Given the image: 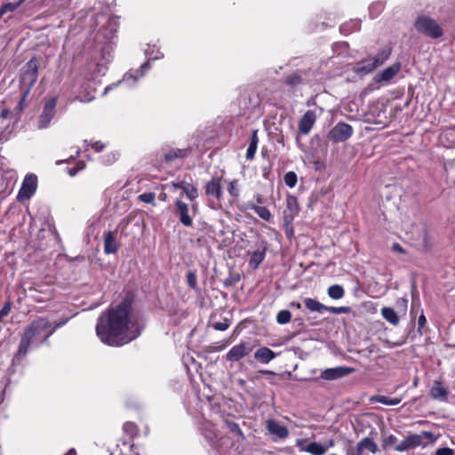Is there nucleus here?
Masks as SVG:
<instances>
[{"instance_id":"f257e3e1","label":"nucleus","mask_w":455,"mask_h":455,"mask_svg":"<svg viewBox=\"0 0 455 455\" xmlns=\"http://www.w3.org/2000/svg\"><path fill=\"white\" fill-rule=\"evenodd\" d=\"M132 301L124 298L119 304L109 307L98 317L95 331L100 340L109 347H122L131 342L129 336Z\"/></svg>"},{"instance_id":"f03ea898","label":"nucleus","mask_w":455,"mask_h":455,"mask_svg":"<svg viewBox=\"0 0 455 455\" xmlns=\"http://www.w3.org/2000/svg\"><path fill=\"white\" fill-rule=\"evenodd\" d=\"M50 327V321L46 317L38 316L31 321L20 334L18 349L13 356V363H20L28 355L32 346L47 344L44 335L47 328Z\"/></svg>"},{"instance_id":"7ed1b4c3","label":"nucleus","mask_w":455,"mask_h":455,"mask_svg":"<svg viewBox=\"0 0 455 455\" xmlns=\"http://www.w3.org/2000/svg\"><path fill=\"white\" fill-rule=\"evenodd\" d=\"M91 27L96 30L95 40L97 42L101 43L102 40L108 42L114 38L118 22L116 19L106 13H97L92 18Z\"/></svg>"},{"instance_id":"20e7f679","label":"nucleus","mask_w":455,"mask_h":455,"mask_svg":"<svg viewBox=\"0 0 455 455\" xmlns=\"http://www.w3.org/2000/svg\"><path fill=\"white\" fill-rule=\"evenodd\" d=\"M391 52V47L384 46L375 55L369 56L356 62L353 68V71L358 75L371 73L389 59Z\"/></svg>"},{"instance_id":"39448f33","label":"nucleus","mask_w":455,"mask_h":455,"mask_svg":"<svg viewBox=\"0 0 455 455\" xmlns=\"http://www.w3.org/2000/svg\"><path fill=\"white\" fill-rule=\"evenodd\" d=\"M436 440L437 436L433 432L422 431L420 434H411L406 436L395 446V450L403 452L419 446L426 447L429 443H434Z\"/></svg>"},{"instance_id":"423d86ee","label":"nucleus","mask_w":455,"mask_h":455,"mask_svg":"<svg viewBox=\"0 0 455 455\" xmlns=\"http://www.w3.org/2000/svg\"><path fill=\"white\" fill-rule=\"evenodd\" d=\"M436 440L437 436L433 432L422 431L420 434H411L406 436L395 446V450L403 452L419 446L426 447L429 443H434Z\"/></svg>"},{"instance_id":"0eeeda50","label":"nucleus","mask_w":455,"mask_h":455,"mask_svg":"<svg viewBox=\"0 0 455 455\" xmlns=\"http://www.w3.org/2000/svg\"><path fill=\"white\" fill-rule=\"evenodd\" d=\"M224 183H227V180H225L223 176H214L205 184V196H207L209 206L212 209L222 207Z\"/></svg>"},{"instance_id":"6e6552de","label":"nucleus","mask_w":455,"mask_h":455,"mask_svg":"<svg viewBox=\"0 0 455 455\" xmlns=\"http://www.w3.org/2000/svg\"><path fill=\"white\" fill-rule=\"evenodd\" d=\"M414 28L419 33L433 39L440 38L443 35L438 22L427 15H419L414 22Z\"/></svg>"},{"instance_id":"1a4fd4ad","label":"nucleus","mask_w":455,"mask_h":455,"mask_svg":"<svg viewBox=\"0 0 455 455\" xmlns=\"http://www.w3.org/2000/svg\"><path fill=\"white\" fill-rule=\"evenodd\" d=\"M38 76V64L36 58L29 60L21 69L20 90L25 95H29Z\"/></svg>"},{"instance_id":"9d476101","label":"nucleus","mask_w":455,"mask_h":455,"mask_svg":"<svg viewBox=\"0 0 455 455\" xmlns=\"http://www.w3.org/2000/svg\"><path fill=\"white\" fill-rule=\"evenodd\" d=\"M37 188V177L35 173H28L25 176L19 190L17 199L25 201L30 199Z\"/></svg>"},{"instance_id":"9b49d317","label":"nucleus","mask_w":455,"mask_h":455,"mask_svg":"<svg viewBox=\"0 0 455 455\" xmlns=\"http://www.w3.org/2000/svg\"><path fill=\"white\" fill-rule=\"evenodd\" d=\"M56 105L57 97H52L44 102L43 111L39 115L36 124L38 129L42 130L49 126L52 119L55 116Z\"/></svg>"},{"instance_id":"f8f14e48","label":"nucleus","mask_w":455,"mask_h":455,"mask_svg":"<svg viewBox=\"0 0 455 455\" xmlns=\"http://www.w3.org/2000/svg\"><path fill=\"white\" fill-rule=\"evenodd\" d=\"M286 208L283 212V222L286 226L291 225L294 218L299 214L300 207L295 196L288 195L286 197Z\"/></svg>"},{"instance_id":"ddd939ff","label":"nucleus","mask_w":455,"mask_h":455,"mask_svg":"<svg viewBox=\"0 0 455 455\" xmlns=\"http://www.w3.org/2000/svg\"><path fill=\"white\" fill-rule=\"evenodd\" d=\"M253 346L250 342L242 341L231 347L226 355V359L228 362H238L250 355Z\"/></svg>"},{"instance_id":"4468645a","label":"nucleus","mask_w":455,"mask_h":455,"mask_svg":"<svg viewBox=\"0 0 455 455\" xmlns=\"http://www.w3.org/2000/svg\"><path fill=\"white\" fill-rule=\"evenodd\" d=\"M353 131L350 124L339 122L331 130L329 138L334 142H342L352 136Z\"/></svg>"},{"instance_id":"2eb2a0df","label":"nucleus","mask_w":455,"mask_h":455,"mask_svg":"<svg viewBox=\"0 0 455 455\" xmlns=\"http://www.w3.org/2000/svg\"><path fill=\"white\" fill-rule=\"evenodd\" d=\"M190 210L188 204L180 199H177L174 203V214L178 217L180 222L184 227L193 226V215L189 213Z\"/></svg>"},{"instance_id":"dca6fc26","label":"nucleus","mask_w":455,"mask_h":455,"mask_svg":"<svg viewBox=\"0 0 455 455\" xmlns=\"http://www.w3.org/2000/svg\"><path fill=\"white\" fill-rule=\"evenodd\" d=\"M355 371L354 368L347 366H338L334 368H328L323 371L320 378L325 380H335L346 377Z\"/></svg>"},{"instance_id":"f3484780","label":"nucleus","mask_w":455,"mask_h":455,"mask_svg":"<svg viewBox=\"0 0 455 455\" xmlns=\"http://www.w3.org/2000/svg\"><path fill=\"white\" fill-rule=\"evenodd\" d=\"M296 446L300 451L308 452L312 455H324L327 451V447L323 446V444L317 442L307 443V441L303 439H298L296 441Z\"/></svg>"},{"instance_id":"a211bd4d","label":"nucleus","mask_w":455,"mask_h":455,"mask_svg":"<svg viewBox=\"0 0 455 455\" xmlns=\"http://www.w3.org/2000/svg\"><path fill=\"white\" fill-rule=\"evenodd\" d=\"M429 396L432 399L439 400L441 402H447L449 397V392L441 379H435L431 388L429 389Z\"/></svg>"},{"instance_id":"6ab92c4d","label":"nucleus","mask_w":455,"mask_h":455,"mask_svg":"<svg viewBox=\"0 0 455 455\" xmlns=\"http://www.w3.org/2000/svg\"><path fill=\"white\" fill-rule=\"evenodd\" d=\"M266 427L270 435L279 439H285L289 436V430L285 426L280 425L275 419H268Z\"/></svg>"},{"instance_id":"aec40b11","label":"nucleus","mask_w":455,"mask_h":455,"mask_svg":"<svg viewBox=\"0 0 455 455\" xmlns=\"http://www.w3.org/2000/svg\"><path fill=\"white\" fill-rule=\"evenodd\" d=\"M401 70V64L399 62H395L388 68H385L383 71L377 74L374 77L376 83L381 82H389L394 78L395 75Z\"/></svg>"},{"instance_id":"412c9836","label":"nucleus","mask_w":455,"mask_h":455,"mask_svg":"<svg viewBox=\"0 0 455 455\" xmlns=\"http://www.w3.org/2000/svg\"><path fill=\"white\" fill-rule=\"evenodd\" d=\"M316 119V115L314 110H307L301 117L299 123V130L302 134H307Z\"/></svg>"},{"instance_id":"4be33fe9","label":"nucleus","mask_w":455,"mask_h":455,"mask_svg":"<svg viewBox=\"0 0 455 455\" xmlns=\"http://www.w3.org/2000/svg\"><path fill=\"white\" fill-rule=\"evenodd\" d=\"M120 245L116 242L115 233L112 231H108L104 234V252L106 254H113L116 253Z\"/></svg>"},{"instance_id":"5701e85b","label":"nucleus","mask_w":455,"mask_h":455,"mask_svg":"<svg viewBox=\"0 0 455 455\" xmlns=\"http://www.w3.org/2000/svg\"><path fill=\"white\" fill-rule=\"evenodd\" d=\"M276 353L267 347H260L254 353V358L261 363H268L276 357Z\"/></svg>"},{"instance_id":"b1692460","label":"nucleus","mask_w":455,"mask_h":455,"mask_svg":"<svg viewBox=\"0 0 455 455\" xmlns=\"http://www.w3.org/2000/svg\"><path fill=\"white\" fill-rule=\"evenodd\" d=\"M172 186L176 188H181L187 197L193 202L197 196H198V190L197 188L185 181L180 182H172Z\"/></svg>"},{"instance_id":"393cba45","label":"nucleus","mask_w":455,"mask_h":455,"mask_svg":"<svg viewBox=\"0 0 455 455\" xmlns=\"http://www.w3.org/2000/svg\"><path fill=\"white\" fill-rule=\"evenodd\" d=\"M247 208L257 213V215L263 220L271 221L272 214L266 206L258 205L253 203H249L247 204Z\"/></svg>"},{"instance_id":"a878e982","label":"nucleus","mask_w":455,"mask_h":455,"mask_svg":"<svg viewBox=\"0 0 455 455\" xmlns=\"http://www.w3.org/2000/svg\"><path fill=\"white\" fill-rule=\"evenodd\" d=\"M149 68V62L147 61L140 66V69H136L134 71L131 70L129 73L125 74L124 81L125 83H128V81L132 79V82L135 83L140 77L143 76L145 72L148 71Z\"/></svg>"},{"instance_id":"bb28decb","label":"nucleus","mask_w":455,"mask_h":455,"mask_svg":"<svg viewBox=\"0 0 455 455\" xmlns=\"http://www.w3.org/2000/svg\"><path fill=\"white\" fill-rule=\"evenodd\" d=\"M371 403H379L385 405L394 406L402 402L401 397H389L387 395H375L370 398Z\"/></svg>"},{"instance_id":"cd10ccee","label":"nucleus","mask_w":455,"mask_h":455,"mask_svg":"<svg viewBox=\"0 0 455 455\" xmlns=\"http://www.w3.org/2000/svg\"><path fill=\"white\" fill-rule=\"evenodd\" d=\"M381 315L383 318L394 326L398 325L400 319L394 308L384 307L381 308Z\"/></svg>"},{"instance_id":"c85d7f7f","label":"nucleus","mask_w":455,"mask_h":455,"mask_svg":"<svg viewBox=\"0 0 455 455\" xmlns=\"http://www.w3.org/2000/svg\"><path fill=\"white\" fill-rule=\"evenodd\" d=\"M250 254V259H249V266L252 269H257L259 266V264L264 260L266 256V250H257L252 252H249Z\"/></svg>"},{"instance_id":"c756f323","label":"nucleus","mask_w":455,"mask_h":455,"mask_svg":"<svg viewBox=\"0 0 455 455\" xmlns=\"http://www.w3.org/2000/svg\"><path fill=\"white\" fill-rule=\"evenodd\" d=\"M304 304L305 307L311 312L323 313V311H326L327 308V306L312 298H306L304 299Z\"/></svg>"},{"instance_id":"7c9ffc66","label":"nucleus","mask_w":455,"mask_h":455,"mask_svg":"<svg viewBox=\"0 0 455 455\" xmlns=\"http://www.w3.org/2000/svg\"><path fill=\"white\" fill-rule=\"evenodd\" d=\"M224 185H227L228 192L234 199L238 198L240 195V185L237 180L231 181L227 180V183H224Z\"/></svg>"},{"instance_id":"2f4dec72","label":"nucleus","mask_w":455,"mask_h":455,"mask_svg":"<svg viewBox=\"0 0 455 455\" xmlns=\"http://www.w3.org/2000/svg\"><path fill=\"white\" fill-rule=\"evenodd\" d=\"M187 153H188L187 149L172 150V151L164 154V160L166 163H170L176 159H181L187 155Z\"/></svg>"},{"instance_id":"473e14b6","label":"nucleus","mask_w":455,"mask_h":455,"mask_svg":"<svg viewBox=\"0 0 455 455\" xmlns=\"http://www.w3.org/2000/svg\"><path fill=\"white\" fill-rule=\"evenodd\" d=\"M345 294L343 287L339 284H333L328 288V295L332 299H339Z\"/></svg>"},{"instance_id":"72a5a7b5","label":"nucleus","mask_w":455,"mask_h":455,"mask_svg":"<svg viewBox=\"0 0 455 455\" xmlns=\"http://www.w3.org/2000/svg\"><path fill=\"white\" fill-rule=\"evenodd\" d=\"M358 443H360V446H362L363 450H368L373 454L378 451L377 443L370 437H364Z\"/></svg>"},{"instance_id":"f704fd0d","label":"nucleus","mask_w":455,"mask_h":455,"mask_svg":"<svg viewBox=\"0 0 455 455\" xmlns=\"http://www.w3.org/2000/svg\"><path fill=\"white\" fill-rule=\"evenodd\" d=\"M68 321V318L60 319L54 323L50 322V327L47 328L48 331L47 333L44 335V340H48L49 338L56 331V330L65 325Z\"/></svg>"},{"instance_id":"c9c22d12","label":"nucleus","mask_w":455,"mask_h":455,"mask_svg":"<svg viewBox=\"0 0 455 455\" xmlns=\"http://www.w3.org/2000/svg\"><path fill=\"white\" fill-rule=\"evenodd\" d=\"M123 431L131 438H134L139 434V427L134 422L126 421L123 425Z\"/></svg>"},{"instance_id":"e433bc0d","label":"nucleus","mask_w":455,"mask_h":455,"mask_svg":"<svg viewBox=\"0 0 455 455\" xmlns=\"http://www.w3.org/2000/svg\"><path fill=\"white\" fill-rule=\"evenodd\" d=\"M360 27H361L360 20H351L349 23L343 24L340 27V30L344 34H348V33H351L353 31L359 30Z\"/></svg>"},{"instance_id":"4c0bfd02","label":"nucleus","mask_w":455,"mask_h":455,"mask_svg":"<svg viewBox=\"0 0 455 455\" xmlns=\"http://www.w3.org/2000/svg\"><path fill=\"white\" fill-rule=\"evenodd\" d=\"M291 319V313L289 310L283 309L276 315V322L280 324L288 323Z\"/></svg>"},{"instance_id":"58836bf2","label":"nucleus","mask_w":455,"mask_h":455,"mask_svg":"<svg viewBox=\"0 0 455 455\" xmlns=\"http://www.w3.org/2000/svg\"><path fill=\"white\" fill-rule=\"evenodd\" d=\"M187 282L188 286L194 290L197 291L198 285H197V276L196 271H188L187 274Z\"/></svg>"},{"instance_id":"ea45409f","label":"nucleus","mask_w":455,"mask_h":455,"mask_svg":"<svg viewBox=\"0 0 455 455\" xmlns=\"http://www.w3.org/2000/svg\"><path fill=\"white\" fill-rule=\"evenodd\" d=\"M28 95H25V92H22L21 98L18 102L17 106L14 108L13 112L16 116H19L20 113L27 107L26 100Z\"/></svg>"},{"instance_id":"a19ab883","label":"nucleus","mask_w":455,"mask_h":455,"mask_svg":"<svg viewBox=\"0 0 455 455\" xmlns=\"http://www.w3.org/2000/svg\"><path fill=\"white\" fill-rule=\"evenodd\" d=\"M138 199L145 204L156 205V194L154 192L143 193L138 196Z\"/></svg>"},{"instance_id":"79ce46f5","label":"nucleus","mask_w":455,"mask_h":455,"mask_svg":"<svg viewBox=\"0 0 455 455\" xmlns=\"http://www.w3.org/2000/svg\"><path fill=\"white\" fill-rule=\"evenodd\" d=\"M226 425L230 432H232L239 436H243V433L236 422L231 421V420H226Z\"/></svg>"},{"instance_id":"37998d69","label":"nucleus","mask_w":455,"mask_h":455,"mask_svg":"<svg viewBox=\"0 0 455 455\" xmlns=\"http://www.w3.org/2000/svg\"><path fill=\"white\" fill-rule=\"evenodd\" d=\"M283 180L288 187L294 188L297 183L296 172H286Z\"/></svg>"},{"instance_id":"c03bdc74","label":"nucleus","mask_w":455,"mask_h":455,"mask_svg":"<svg viewBox=\"0 0 455 455\" xmlns=\"http://www.w3.org/2000/svg\"><path fill=\"white\" fill-rule=\"evenodd\" d=\"M327 312L332 314H348L351 311V307H328L326 308Z\"/></svg>"},{"instance_id":"a18cd8bd","label":"nucleus","mask_w":455,"mask_h":455,"mask_svg":"<svg viewBox=\"0 0 455 455\" xmlns=\"http://www.w3.org/2000/svg\"><path fill=\"white\" fill-rule=\"evenodd\" d=\"M301 83V76L297 74H292L285 78V84L290 86H297Z\"/></svg>"},{"instance_id":"49530a36","label":"nucleus","mask_w":455,"mask_h":455,"mask_svg":"<svg viewBox=\"0 0 455 455\" xmlns=\"http://www.w3.org/2000/svg\"><path fill=\"white\" fill-rule=\"evenodd\" d=\"M396 443H397V438L395 435H389L388 436H387L386 438L383 439L382 441V447L384 450L387 449L388 447H391V446H395L396 445Z\"/></svg>"},{"instance_id":"de8ad7c7","label":"nucleus","mask_w":455,"mask_h":455,"mask_svg":"<svg viewBox=\"0 0 455 455\" xmlns=\"http://www.w3.org/2000/svg\"><path fill=\"white\" fill-rule=\"evenodd\" d=\"M432 242H431V238H430V235H428L427 232H425L424 235H423V244H422V248H421V251H429L431 249H432Z\"/></svg>"},{"instance_id":"09e8293b","label":"nucleus","mask_w":455,"mask_h":455,"mask_svg":"<svg viewBox=\"0 0 455 455\" xmlns=\"http://www.w3.org/2000/svg\"><path fill=\"white\" fill-rule=\"evenodd\" d=\"M19 8V4L6 3L1 6L2 12L5 15L8 12H13Z\"/></svg>"},{"instance_id":"8fccbe9b","label":"nucleus","mask_w":455,"mask_h":455,"mask_svg":"<svg viewBox=\"0 0 455 455\" xmlns=\"http://www.w3.org/2000/svg\"><path fill=\"white\" fill-rule=\"evenodd\" d=\"M230 320L225 318L222 322H217L213 323V328L217 331H224L230 326Z\"/></svg>"},{"instance_id":"3c124183","label":"nucleus","mask_w":455,"mask_h":455,"mask_svg":"<svg viewBox=\"0 0 455 455\" xmlns=\"http://www.w3.org/2000/svg\"><path fill=\"white\" fill-rule=\"evenodd\" d=\"M426 324H427V318H426L424 313L421 312V314L418 319V331L420 334H422V329L426 326Z\"/></svg>"},{"instance_id":"603ef678","label":"nucleus","mask_w":455,"mask_h":455,"mask_svg":"<svg viewBox=\"0 0 455 455\" xmlns=\"http://www.w3.org/2000/svg\"><path fill=\"white\" fill-rule=\"evenodd\" d=\"M435 455H454V450L449 447H442L435 451Z\"/></svg>"},{"instance_id":"864d4df0","label":"nucleus","mask_w":455,"mask_h":455,"mask_svg":"<svg viewBox=\"0 0 455 455\" xmlns=\"http://www.w3.org/2000/svg\"><path fill=\"white\" fill-rule=\"evenodd\" d=\"M259 373L263 374V375H267L270 377V383L271 384H276L275 382V379L277 377L276 373L272 371H268V370H261L259 371Z\"/></svg>"},{"instance_id":"5fc2aeb1","label":"nucleus","mask_w":455,"mask_h":455,"mask_svg":"<svg viewBox=\"0 0 455 455\" xmlns=\"http://www.w3.org/2000/svg\"><path fill=\"white\" fill-rule=\"evenodd\" d=\"M256 150H257V146H254V145L250 143L249 147L247 148V152H246V158L247 159H252L254 157Z\"/></svg>"},{"instance_id":"6e6d98bb","label":"nucleus","mask_w":455,"mask_h":455,"mask_svg":"<svg viewBox=\"0 0 455 455\" xmlns=\"http://www.w3.org/2000/svg\"><path fill=\"white\" fill-rule=\"evenodd\" d=\"M392 251L394 252H397L400 254H405L406 251L403 248V246L399 243H394L392 244Z\"/></svg>"},{"instance_id":"4d7b16f0","label":"nucleus","mask_w":455,"mask_h":455,"mask_svg":"<svg viewBox=\"0 0 455 455\" xmlns=\"http://www.w3.org/2000/svg\"><path fill=\"white\" fill-rule=\"evenodd\" d=\"M363 448L360 446V443H357L356 447L354 451H347V455H363Z\"/></svg>"},{"instance_id":"13d9d810","label":"nucleus","mask_w":455,"mask_h":455,"mask_svg":"<svg viewBox=\"0 0 455 455\" xmlns=\"http://www.w3.org/2000/svg\"><path fill=\"white\" fill-rule=\"evenodd\" d=\"M92 148L96 151V152H100L103 150V148H105V145L103 143H101L100 141H96L94 143H92Z\"/></svg>"},{"instance_id":"bf43d9fd","label":"nucleus","mask_w":455,"mask_h":455,"mask_svg":"<svg viewBox=\"0 0 455 455\" xmlns=\"http://www.w3.org/2000/svg\"><path fill=\"white\" fill-rule=\"evenodd\" d=\"M13 114H14V112H13V111H12V110H10V109H8V108H4V109L2 110V112H1V114H0V116H1L2 118L6 119V118H10V117H12V116Z\"/></svg>"},{"instance_id":"052dcab7","label":"nucleus","mask_w":455,"mask_h":455,"mask_svg":"<svg viewBox=\"0 0 455 455\" xmlns=\"http://www.w3.org/2000/svg\"><path fill=\"white\" fill-rule=\"evenodd\" d=\"M258 142H259L258 134H257V131L255 130L251 133L250 143L258 147Z\"/></svg>"},{"instance_id":"680f3d73","label":"nucleus","mask_w":455,"mask_h":455,"mask_svg":"<svg viewBox=\"0 0 455 455\" xmlns=\"http://www.w3.org/2000/svg\"><path fill=\"white\" fill-rule=\"evenodd\" d=\"M239 280H240V275H237L235 277H231L230 279H227L225 281V285L226 286L232 285V284L235 283L236 282H238Z\"/></svg>"},{"instance_id":"e2e57ef3","label":"nucleus","mask_w":455,"mask_h":455,"mask_svg":"<svg viewBox=\"0 0 455 455\" xmlns=\"http://www.w3.org/2000/svg\"><path fill=\"white\" fill-rule=\"evenodd\" d=\"M256 203H257L256 204H258V205L262 204L263 200H262V196H261V195L258 194V195L256 196Z\"/></svg>"},{"instance_id":"0e129e2a","label":"nucleus","mask_w":455,"mask_h":455,"mask_svg":"<svg viewBox=\"0 0 455 455\" xmlns=\"http://www.w3.org/2000/svg\"><path fill=\"white\" fill-rule=\"evenodd\" d=\"M323 446H326L327 450H328L329 448L334 446V441L331 439Z\"/></svg>"},{"instance_id":"69168bd1","label":"nucleus","mask_w":455,"mask_h":455,"mask_svg":"<svg viewBox=\"0 0 455 455\" xmlns=\"http://www.w3.org/2000/svg\"><path fill=\"white\" fill-rule=\"evenodd\" d=\"M291 307H296L297 309H300L301 308V305H300L299 302H291Z\"/></svg>"},{"instance_id":"338daca9","label":"nucleus","mask_w":455,"mask_h":455,"mask_svg":"<svg viewBox=\"0 0 455 455\" xmlns=\"http://www.w3.org/2000/svg\"><path fill=\"white\" fill-rule=\"evenodd\" d=\"M166 197H167V195H166L164 192H162V193L159 195V196H158L159 200H161V201H165V200H166Z\"/></svg>"},{"instance_id":"774afa93","label":"nucleus","mask_w":455,"mask_h":455,"mask_svg":"<svg viewBox=\"0 0 455 455\" xmlns=\"http://www.w3.org/2000/svg\"><path fill=\"white\" fill-rule=\"evenodd\" d=\"M76 450L75 449H71L68 453L67 455H76Z\"/></svg>"}]
</instances>
